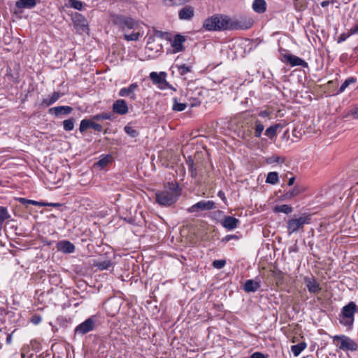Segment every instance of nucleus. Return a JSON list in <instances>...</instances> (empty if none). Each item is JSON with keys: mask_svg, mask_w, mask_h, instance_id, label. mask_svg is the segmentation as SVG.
Instances as JSON below:
<instances>
[{"mask_svg": "<svg viewBox=\"0 0 358 358\" xmlns=\"http://www.w3.org/2000/svg\"><path fill=\"white\" fill-rule=\"evenodd\" d=\"M164 3L169 6H180L185 3L186 2L189 1V0H164Z\"/></svg>", "mask_w": 358, "mask_h": 358, "instance_id": "79ce46f5", "label": "nucleus"}, {"mask_svg": "<svg viewBox=\"0 0 358 358\" xmlns=\"http://www.w3.org/2000/svg\"><path fill=\"white\" fill-rule=\"evenodd\" d=\"M261 281L259 279L247 280L243 285V289L245 292H255L260 287Z\"/></svg>", "mask_w": 358, "mask_h": 358, "instance_id": "412c9836", "label": "nucleus"}, {"mask_svg": "<svg viewBox=\"0 0 358 358\" xmlns=\"http://www.w3.org/2000/svg\"><path fill=\"white\" fill-rule=\"evenodd\" d=\"M239 223V220L231 216H225L221 221L222 227L229 231L236 229Z\"/></svg>", "mask_w": 358, "mask_h": 358, "instance_id": "a211bd4d", "label": "nucleus"}, {"mask_svg": "<svg viewBox=\"0 0 358 358\" xmlns=\"http://www.w3.org/2000/svg\"><path fill=\"white\" fill-rule=\"evenodd\" d=\"M110 156H106L104 157H103L102 159H101L98 162H97V164L101 166V168H103L104 166H106L108 163L110 161Z\"/></svg>", "mask_w": 358, "mask_h": 358, "instance_id": "de8ad7c7", "label": "nucleus"}, {"mask_svg": "<svg viewBox=\"0 0 358 358\" xmlns=\"http://www.w3.org/2000/svg\"><path fill=\"white\" fill-rule=\"evenodd\" d=\"M311 222V215L303 213L294 215L287 221V229L289 235L304 231V227Z\"/></svg>", "mask_w": 358, "mask_h": 358, "instance_id": "423d86ee", "label": "nucleus"}, {"mask_svg": "<svg viewBox=\"0 0 358 358\" xmlns=\"http://www.w3.org/2000/svg\"><path fill=\"white\" fill-rule=\"evenodd\" d=\"M42 320V318L41 316L39 315H34L31 320V322L34 324H39Z\"/></svg>", "mask_w": 358, "mask_h": 358, "instance_id": "8fccbe9b", "label": "nucleus"}, {"mask_svg": "<svg viewBox=\"0 0 358 358\" xmlns=\"http://www.w3.org/2000/svg\"><path fill=\"white\" fill-rule=\"evenodd\" d=\"M267 183L275 185L278 182V174L277 172H270L267 175L266 180Z\"/></svg>", "mask_w": 358, "mask_h": 358, "instance_id": "e433bc0d", "label": "nucleus"}, {"mask_svg": "<svg viewBox=\"0 0 358 358\" xmlns=\"http://www.w3.org/2000/svg\"><path fill=\"white\" fill-rule=\"evenodd\" d=\"M72 111L73 108L68 106L53 107L49 110V113L55 114V116H59L61 114L69 115Z\"/></svg>", "mask_w": 358, "mask_h": 358, "instance_id": "393cba45", "label": "nucleus"}, {"mask_svg": "<svg viewBox=\"0 0 358 358\" xmlns=\"http://www.w3.org/2000/svg\"><path fill=\"white\" fill-rule=\"evenodd\" d=\"M217 196L224 201H226V197H225V194H224V192H222V191H219L218 193H217Z\"/></svg>", "mask_w": 358, "mask_h": 358, "instance_id": "5fc2aeb1", "label": "nucleus"}, {"mask_svg": "<svg viewBox=\"0 0 358 358\" xmlns=\"http://www.w3.org/2000/svg\"><path fill=\"white\" fill-rule=\"evenodd\" d=\"M252 7L255 12L262 14L266 10V2L265 0H254Z\"/></svg>", "mask_w": 358, "mask_h": 358, "instance_id": "bb28decb", "label": "nucleus"}, {"mask_svg": "<svg viewBox=\"0 0 358 358\" xmlns=\"http://www.w3.org/2000/svg\"><path fill=\"white\" fill-rule=\"evenodd\" d=\"M285 58L292 66H301L303 67H308V63L306 62L295 55H285Z\"/></svg>", "mask_w": 358, "mask_h": 358, "instance_id": "5701e85b", "label": "nucleus"}, {"mask_svg": "<svg viewBox=\"0 0 358 358\" xmlns=\"http://www.w3.org/2000/svg\"><path fill=\"white\" fill-rule=\"evenodd\" d=\"M113 110L118 115H125L128 113V106L124 99H118L113 104Z\"/></svg>", "mask_w": 358, "mask_h": 358, "instance_id": "6ab92c4d", "label": "nucleus"}, {"mask_svg": "<svg viewBox=\"0 0 358 358\" xmlns=\"http://www.w3.org/2000/svg\"><path fill=\"white\" fill-rule=\"evenodd\" d=\"M356 82V79L353 77H350L347 78L344 83L341 85V86L339 88V92H343L345 90V89L351 84H353Z\"/></svg>", "mask_w": 358, "mask_h": 358, "instance_id": "58836bf2", "label": "nucleus"}, {"mask_svg": "<svg viewBox=\"0 0 358 358\" xmlns=\"http://www.w3.org/2000/svg\"><path fill=\"white\" fill-rule=\"evenodd\" d=\"M89 128H92L97 131H101L103 129V127L101 124H97L92 120L87 119L81 120L79 128L80 131L83 133Z\"/></svg>", "mask_w": 358, "mask_h": 358, "instance_id": "f3484780", "label": "nucleus"}, {"mask_svg": "<svg viewBox=\"0 0 358 358\" xmlns=\"http://www.w3.org/2000/svg\"><path fill=\"white\" fill-rule=\"evenodd\" d=\"M173 104L172 110L174 111H178V112L183 111L187 107L186 103H178V99L176 97H174L173 99Z\"/></svg>", "mask_w": 358, "mask_h": 358, "instance_id": "c9c22d12", "label": "nucleus"}, {"mask_svg": "<svg viewBox=\"0 0 358 358\" xmlns=\"http://www.w3.org/2000/svg\"><path fill=\"white\" fill-rule=\"evenodd\" d=\"M293 209L292 208L287 204L276 206L273 208V211L275 213H283L287 215L291 213L292 212Z\"/></svg>", "mask_w": 358, "mask_h": 358, "instance_id": "72a5a7b5", "label": "nucleus"}, {"mask_svg": "<svg viewBox=\"0 0 358 358\" xmlns=\"http://www.w3.org/2000/svg\"><path fill=\"white\" fill-rule=\"evenodd\" d=\"M189 171L191 172V176H192V177H193V178H196V177L197 176V172H196V169L194 168V164H193V163H192V162L191 164H189Z\"/></svg>", "mask_w": 358, "mask_h": 358, "instance_id": "09e8293b", "label": "nucleus"}, {"mask_svg": "<svg viewBox=\"0 0 358 358\" xmlns=\"http://www.w3.org/2000/svg\"><path fill=\"white\" fill-rule=\"evenodd\" d=\"M250 358H266V357L261 352H255L251 355Z\"/></svg>", "mask_w": 358, "mask_h": 358, "instance_id": "603ef678", "label": "nucleus"}, {"mask_svg": "<svg viewBox=\"0 0 358 358\" xmlns=\"http://www.w3.org/2000/svg\"><path fill=\"white\" fill-rule=\"evenodd\" d=\"M143 24L141 22L138 24V29H131L133 32L128 34V31L124 32V38L127 41H137L143 35L144 31L143 29Z\"/></svg>", "mask_w": 358, "mask_h": 358, "instance_id": "4468645a", "label": "nucleus"}, {"mask_svg": "<svg viewBox=\"0 0 358 358\" xmlns=\"http://www.w3.org/2000/svg\"><path fill=\"white\" fill-rule=\"evenodd\" d=\"M10 215L9 214L7 208L0 206V231L3 228V224L5 220L9 219Z\"/></svg>", "mask_w": 358, "mask_h": 358, "instance_id": "2f4dec72", "label": "nucleus"}, {"mask_svg": "<svg viewBox=\"0 0 358 358\" xmlns=\"http://www.w3.org/2000/svg\"><path fill=\"white\" fill-rule=\"evenodd\" d=\"M36 5V0H17L15 3L17 9L14 13L18 14L22 13V9H31Z\"/></svg>", "mask_w": 358, "mask_h": 358, "instance_id": "dca6fc26", "label": "nucleus"}, {"mask_svg": "<svg viewBox=\"0 0 358 358\" xmlns=\"http://www.w3.org/2000/svg\"><path fill=\"white\" fill-rule=\"evenodd\" d=\"M355 50L358 51V45L355 48Z\"/></svg>", "mask_w": 358, "mask_h": 358, "instance_id": "0e129e2a", "label": "nucleus"}, {"mask_svg": "<svg viewBox=\"0 0 358 358\" xmlns=\"http://www.w3.org/2000/svg\"><path fill=\"white\" fill-rule=\"evenodd\" d=\"M282 127L281 126V124H275L273 126L268 127L266 129L264 134L269 138L272 139L276 136L278 129L280 128L281 129Z\"/></svg>", "mask_w": 358, "mask_h": 358, "instance_id": "c756f323", "label": "nucleus"}, {"mask_svg": "<svg viewBox=\"0 0 358 358\" xmlns=\"http://www.w3.org/2000/svg\"><path fill=\"white\" fill-rule=\"evenodd\" d=\"M124 131L132 138L137 136L138 134V131L130 126H126L124 127Z\"/></svg>", "mask_w": 358, "mask_h": 358, "instance_id": "c03bdc74", "label": "nucleus"}, {"mask_svg": "<svg viewBox=\"0 0 358 358\" xmlns=\"http://www.w3.org/2000/svg\"><path fill=\"white\" fill-rule=\"evenodd\" d=\"M96 319L94 316L87 318L85 321L78 325L75 329V334L84 335L94 329Z\"/></svg>", "mask_w": 358, "mask_h": 358, "instance_id": "9d476101", "label": "nucleus"}, {"mask_svg": "<svg viewBox=\"0 0 358 358\" xmlns=\"http://www.w3.org/2000/svg\"><path fill=\"white\" fill-rule=\"evenodd\" d=\"M11 339H12V338H11V335H8V336H7V338H6V341H7V343H10L11 342Z\"/></svg>", "mask_w": 358, "mask_h": 358, "instance_id": "e2e57ef3", "label": "nucleus"}, {"mask_svg": "<svg viewBox=\"0 0 358 358\" xmlns=\"http://www.w3.org/2000/svg\"><path fill=\"white\" fill-rule=\"evenodd\" d=\"M63 127L65 131H72L74 128V120L73 118H70L64 120L63 122Z\"/></svg>", "mask_w": 358, "mask_h": 358, "instance_id": "ea45409f", "label": "nucleus"}, {"mask_svg": "<svg viewBox=\"0 0 358 358\" xmlns=\"http://www.w3.org/2000/svg\"><path fill=\"white\" fill-rule=\"evenodd\" d=\"M358 313V306L354 301H350L345 305L338 315L339 324L346 329V331H351L353 329L355 314Z\"/></svg>", "mask_w": 358, "mask_h": 358, "instance_id": "f03ea898", "label": "nucleus"}, {"mask_svg": "<svg viewBox=\"0 0 358 358\" xmlns=\"http://www.w3.org/2000/svg\"><path fill=\"white\" fill-rule=\"evenodd\" d=\"M236 236H233V235H228V236H227L224 238V239H225V241H229L231 238H236Z\"/></svg>", "mask_w": 358, "mask_h": 358, "instance_id": "680f3d73", "label": "nucleus"}, {"mask_svg": "<svg viewBox=\"0 0 358 358\" xmlns=\"http://www.w3.org/2000/svg\"><path fill=\"white\" fill-rule=\"evenodd\" d=\"M155 37L154 34L148 36L147 44L149 45V44L152 43V42L155 41Z\"/></svg>", "mask_w": 358, "mask_h": 358, "instance_id": "4d7b16f0", "label": "nucleus"}, {"mask_svg": "<svg viewBox=\"0 0 358 358\" xmlns=\"http://www.w3.org/2000/svg\"><path fill=\"white\" fill-rule=\"evenodd\" d=\"M351 35L350 33L348 35H345V34H341L339 37H338V43H341L344 41L346 40V38L350 36Z\"/></svg>", "mask_w": 358, "mask_h": 358, "instance_id": "864d4df0", "label": "nucleus"}, {"mask_svg": "<svg viewBox=\"0 0 358 358\" xmlns=\"http://www.w3.org/2000/svg\"><path fill=\"white\" fill-rule=\"evenodd\" d=\"M330 2L329 1H324L321 2L320 5L322 8H325L329 5Z\"/></svg>", "mask_w": 358, "mask_h": 358, "instance_id": "bf43d9fd", "label": "nucleus"}, {"mask_svg": "<svg viewBox=\"0 0 358 358\" xmlns=\"http://www.w3.org/2000/svg\"><path fill=\"white\" fill-rule=\"evenodd\" d=\"M194 15V9L192 6L186 5L178 12V17L182 20H190Z\"/></svg>", "mask_w": 358, "mask_h": 358, "instance_id": "aec40b11", "label": "nucleus"}, {"mask_svg": "<svg viewBox=\"0 0 358 358\" xmlns=\"http://www.w3.org/2000/svg\"><path fill=\"white\" fill-rule=\"evenodd\" d=\"M259 116V117H267L269 116L270 115V112L265 110H262L260 111L259 113H258Z\"/></svg>", "mask_w": 358, "mask_h": 358, "instance_id": "3c124183", "label": "nucleus"}, {"mask_svg": "<svg viewBox=\"0 0 358 358\" xmlns=\"http://www.w3.org/2000/svg\"><path fill=\"white\" fill-rule=\"evenodd\" d=\"M358 33V24L355 25L354 27L350 29V34H357Z\"/></svg>", "mask_w": 358, "mask_h": 358, "instance_id": "6e6d98bb", "label": "nucleus"}, {"mask_svg": "<svg viewBox=\"0 0 358 358\" xmlns=\"http://www.w3.org/2000/svg\"><path fill=\"white\" fill-rule=\"evenodd\" d=\"M294 180H295V178L294 177H292L289 179V181H288V185L289 186H292L294 182Z\"/></svg>", "mask_w": 358, "mask_h": 358, "instance_id": "052dcab7", "label": "nucleus"}, {"mask_svg": "<svg viewBox=\"0 0 358 358\" xmlns=\"http://www.w3.org/2000/svg\"><path fill=\"white\" fill-rule=\"evenodd\" d=\"M185 41V37L180 34H177L175 36L174 39L171 43V45L173 48V52L176 53L183 50L182 44Z\"/></svg>", "mask_w": 358, "mask_h": 358, "instance_id": "b1692460", "label": "nucleus"}, {"mask_svg": "<svg viewBox=\"0 0 358 358\" xmlns=\"http://www.w3.org/2000/svg\"><path fill=\"white\" fill-rule=\"evenodd\" d=\"M100 270H107L112 266V262L110 260H106L98 262L96 265Z\"/></svg>", "mask_w": 358, "mask_h": 358, "instance_id": "a19ab883", "label": "nucleus"}, {"mask_svg": "<svg viewBox=\"0 0 358 358\" xmlns=\"http://www.w3.org/2000/svg\"><path fill=\"white\" fill-rule=\"evenodd\" d=\"M110 19L113 25L124 32L131 30V29H138V24L141 23L129 16L120 14H111Z\"/></svg>", "mask_w": 358, "mask_h": 358, "instance_id": "39448f33", "label": "nucleus"}, {"mask_svg": "<svg viewBox=\"0 0 358 358\" xmlns=\"http://www.w3.org/2000/svg\"><path fill=\"white\" fill-rule=\"evenodd\" d=\"M153 34L155 38L165 39L171 41V34L168 32H164L159 30L154 29Z\"/></svg>", "mask_w": 358, "mask_h": 358, "instance_id": "f704fd0d", "label": "nucleus"}, {"mask_svg": "<svg viewBox=\"0 0 358 358\" xmlns=\"http://www.w3.org/2000/svg\"><path fill=\"white\" fill-rule=\"evenodd\" d=\"M74 27L79 32H84L88 30V23L85 17L80 13H76L73 17Z\"/></svg>", "mask_w": 358, "mask_h": 358, "instance_id": "9b49d317", "label": "nucleus"}, {"mask_svg": "<svg viewBox=\"0 0 358 358\" xmlns=\"http://www.w3.org/2000/svg\"><path fill=\"white\" fill-rule=\"evenodd\" d=\"M273 162H282L284 160L282 159H281L280 157H278V156H275L273 157Z\"/></svg>", "mask_w": 358, "mask_h": 358, "instance_id": "13d9d810", "label": "nucleus"}, {"mask_svg": "<svg viewBox=\"0 0 358 358\" xmlns=\"http://www.w3.org/2000/svg\"><path fill=\"white\" fill-rule=\"evenodd\" d=\"M333 341H340L339 349L343 351H356L358 349L357 344L350 337L345 335H336L332 337Z\"/></svg>", "mask_w": 358, "mask_h": 358, "instance_id": "6e6552de", "label": "nucleus"}, {"mask_svg": "<svg viewBox=\"0 0 358 358\" xmlns=\"http://www.w3.org/2000/svg\"><path fill=\"white\" fill-rule=\"evenodd\" d=\"M67 6L73 8L74 9L81 10L83 9V3L79 0H69Z\"/></svg>", "mask_w": 358, "mask_h": 358, "instance_id": "4c0bfd02", "label": "nucleus"}, {"mask_svg": "<svg viewBox=\"0 0 358 358\" xmlns=\"http://www.w3.org/2000/svg\"><path fill=\"white\" fill-rule=\"evenodd\" d=\"M229 16L226 15H213L206 18L203 23V28L207 31L228 30Z\"/></svg>", "mask_w": 358, "mask_h": 358, "instance_id": "20e7f679", "label": "nucleus"}, {"mask_svg": "<svg viewBox=\"0 0 358 358\" xmlns=\"http://www.w3.org/2000/svg\"><path fill=\"white\" fill-rule=\"evenodd\" d=\"M19 201L22 204H24V205L31 204V205L37 206H59V203H45V202H39V201H36L34 200L27 199L25 198H20Z\"/></svg>", "mask_w": 358, "mask_h": 358, "instance_id": "a878e982", "label": "nucleus"}, {"mask_svg": "<svg viewBox=\"0 0 358 358\" xmlns=\"http://www.w3.org/2000/svg\"><path fill=\"white\" fill-rule=\"evenodd\" d=\"M181 195V189L177 183L169 182L164 189L157 191L155 194L156 201L162 206H171L174 204Z\"/></svg>", "mask_w": 358, "mask_h": 358, "instance_id": "f257e3e1", "label": "nucleus"}, {"mask_svg": "<svg viewBox=\"0 0 358 358\" xmlns=\"http://www.w3.org/2000/svg\"><path fill=\"white\" fill-rule=\"evenodd\" d=\"M253 20L251 18L229 17L228 30H246L251 28Z\"/></svg>", "mask_w": 358, "mask_h": 358, "instance_id": "0eeeda50", "label": "nucleus"}, {"mask_svg": "<svg viewBox=\"0 0 358 358\" xmlns=\"http://www.w3.org/2000/svg\"><path fill=\"white\" fill-rule=\"evenodd\" d=\"M61 96V94L59 92H55L50 98L43 99L41 106L44 107L49 106L55 103Z\"/></svg>", "mask_w": 358, "mask_h": 358, "instance_id": "cd10ccee", "label": "nucleus"}, {"mask_svg": "<svg viewBox=\"0 0 358 358\" xmlns=\"http://www.w3.org/2000/svg\"><path fill=\"white\" fill-rule=\"evenodd\" d=\"M165 77L166 73L164 72H161L160 73H157V72H151L150 73V78L152 83L154 84L159 85L161 89H165L166 87L172 88L169 83L166 82Z\"/></svg>", "mask_w": 358, "mask_h": 358, "instance_id": "f8f14e48", "label": "nucleus"}, {"mask_svg": "<svg viewBox=\"0 0 358 358\" xmlns=\"http://www.w3.org/2000/svg\"><path fill=\"white\" fill-rule=\"evenodd\" d=\"M215 208V204L213 201H200L187 208V212L192 213Z\"/></svg>", "mask_w": 358, "mask_h": 358, "instance_id": "1a4fd4ad", "label": "nucleus"}, {"mask_svg": "<svg viewBox=\"0 0 358 358\" xmlns=\"http://www.w3.org/2000/svg\"><path fill=\"white\" fill-rule=\"evenodd\" d=\"M252 129L254 130V136L257 138L261 137L262 131L264 129L263 123L255 116H251L245 119L243 122L240 130L241 136L243 139L251 138Z\"/></svg>", "mask_w": 358, "mask_h": 358, "instance_id": "7ed1b4c3", "label": "nucleus"}, {"mask_svg": "<svg viewBox=\"0 0 358 358\" xmlns=\"http://www.w3.org/2000/svg\"><path fill=\"white\" fill-rule=\"evenodd\" d=\"M303 191V188L300 186H295L291 190L287 192L284 194L285 199H292L294 197L297 196Z\"/></svg>", "mask_w": 358, "mask_h": 358, "instance_id": "c85d7f7f", "label": "nucleus"}, {"mask_svg": "<svg viewBox=\"0 0 358 358\" xmlns=\"http://www.w3.org/2000/svg\"><path fill=\"white\" fill-rule=\"evenodd\" d=\"M304 282L310 293L318 294L322 289L320 285L313 277H306Z\"/></svg>", "mask_w": 358, "mask_h": 358, "instance_id": "2eb2a0df", "label": "nucleus"}, {"mask_svg": "<svg viewBox=\"0 0 358 358\" xmlns=\"http://www.w3.org/2000/svg\"><path fill=\"white\" fill-rule=\"evenodd\" d=\"M307 345L304 342L299 343L291 347V351L295 357H298L301 352L306 348Z\"/></svg>", "mask_w": 358, "mask_h": 358, "instance_id": "473e14b6", "label": "nucleus"}, {"mask_svg": "<svg viewBox=\"0 0 358 358\" xmlns=\"http://www.w3.org/2000/svg\"><path fill=\"white\" fill-rule=\"evenodd\" d=\"M352 117L353 119H358V106L352 108L345 115V117Z\"/></svg>", "mask_w": 358, "mask_h": 358, "instance_id": "49530a36", "label": "nucleus"}, {"mask_svg": "<svg viewBox=\"0 0 358 358\" xmlns=\"http://www.w3.org/2000/svg\"><path fill=\"white\" fill-rule=\"evenodd\" d=\"M112 115L110 113H101L94 115L92 117L93 120H110Z\"/></svg>", "mask_w": 358, "mask_h": 358, "instance_id": "37998d69", "label": "nucleus"}, {"mask_svg": "<svg viewBox=\"0 0 358 358\" xmlns=\"http://www.w3.org/2000/svg\"><path fill=\"white\" fill-rule=\"evenodd\" d=\"M173 68L176 69L179 75L184 78L188 73L192 71V67L187 64H176L173 66Z\"/></svg>", "mask_w": 358, "mask_h": 358, "instance_id": "7c9ffc66", "label": "nucleus"}, {"mask_svg": "<svg viewBox=\"0 0 358 358\" xmlns=\"http://www.w3.org/2000/svg\"><path fill=\"white\" fill-rule=\"evenodd\" d=\"M138 87L137 83H131L127 87H123L119 91V96L122 97L128 96L130 100L134 101L136 99V90Z\"/></svg>", "mask_w": 358, "mask_h": 358, "instance_id": "ddd939ff", "label": "nucleus"}, {"mask_svg": "<svg viewBox=\"0 0 358 358\" xmlns=\"http://www.w3.org/2000/svg\"><path fill=\"white\" fill-rule=\"evenodd\" d=\"M57 248L59 251L64 253H73L75 251V245L69 241H61L57 244Z\"/></svg>", "mask_w": 358, "mask_h": 358, "instance_id": "4be33fe9", "label": "nucleus"}, {"mask_svg": "<svg viewBox=\"0 0 358 358\" xmlns=\"http://www.w3.org/2000/svg\"><path fill=\"white\" fill-rule=\"evenodd\" d=\"M226 264L224 259H217L213 262V266L217 269L222 268Z\"/></svg>", "mask_w": 358, "mask_h": 358, "instance_id": "a18cd8bd", "label": "nucleus"}]
</instances>
